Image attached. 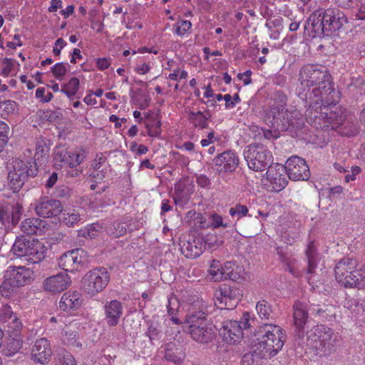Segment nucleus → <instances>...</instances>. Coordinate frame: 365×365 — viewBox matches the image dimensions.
Wrapping results in <instances>:
<instances>
[{"instance_id": "1", "label": "nucleus", "mask_w": 365, "mask_h": 365, "mask_svg": "<svg viewBox=\"0 0 365 365\" xmlns=\"http://www.w3.org/2000/svg\"><path fill=\"white\" fill-rule=\"evenodd\" d=\"M270 98L272 103L264 108V120L269 126L281 130L302 128L303 120L299 111L285 108L287 99L284 93H272Z\"/></svg>"}, {"instance_id": "39", "label": "nucleus", "mask_w": 365, "mask_h": 365, "mask_svg": "<svg viewBox=\"0 0 365 365\" xmlns=\"http://www.w3.org/2000/svg\"><path fill=\"white\" fill-rule=\"evenodd\" d=\"M165 359L168 361L179 364L183 361L184 354L175 346L168 345L165 351Z\"/></svg>"}, {"instance_id": "20", "label": "nucleus", "mask_w": 365, "mask_h": 365, "mask_svg": "<svg viewBox=\"0 0 365 365\" xmlns=\"http://www.w3.org/2000/svg\"><path fill=\"white\" fill-rule=\"evenodd\" d=\"M325 19V29H327L329 35L340 29L348 19L346 15L336 9L329 8L323 11Z\"/></svg>"}, {"instance_id": "10", "label": "nucleus", "mask_w": 365, "mask_h": 365, "mask_svg": "<svg viewBox=\"0 0 365 365\" xmlns=\"http://www.w3.org/2000/svg\"><path fill=\"white\" fill-rule=\"evenodd\" d=\"M110 281V274L106 268L98 267L88 271L81 281V289L89 297L101 292Z\"/></svg>"}, {"instance_id": "25", "label": "nucleus", "mask_w": 365, "mask_h": 365, "mask_svg": "<svg viewBox=\"0 0 365 365\" xmlns=\"http://www.w3.org/2000/svg\"><path fill=\"white\" fill-rule=\"evenodd\" d=\"M71 282V277L66 273H59L47 277L43 281V286L48 292H61L66 289Z\"/></svg>"}, {"instance_id": "51", "label": "nucleus", "mask_w": 365, "mask_h": 365, "mask_svg": "<svg viewBox=\"0 0 365 365\" xmlns=\"http://www.w3.org/2000/svg\"><path fill=\"white\" fill-rule=\"evenodd\" d=\"M22 329V323L17 316H14L11 320L8 322V333L10 336H19Z\"/></svg>"}, {"instance_id": "2", "label": "nucleus", "mask_w": 365, "mask_h": 365, "mask_svg": "<svg viewBox=\"0 0 365 365\" xmlns=\"http://www.w3.org/2000/svg\"><path fill=\"white\" fill-rule=\"evenodd\" d=\"M185 322L189 325L188 332L191 338L201 344L212 341L215 336V327L208 318L206 307L197 310L192 309L186 315Z\"/></svg>"}, {"instance_id": "44", "label": "nucleus", "mask_w": 365, "mask_h": 365, "mask_svg": "<svg viewBox=\"0 0 365 365\" xmlns=\"http://www.w3.org/2000/svg\"><path fill=\"white\" fill-rule=\"evenodd\" d=\"M344 307L347 308L354 316H358L364 312L362 304L356 299L349 296L345 298Z\"/></svg>"}, {"instance_id": "14", "label": "nucleus", "mask_w": 365, "mask_h": 365, "mask_svg": "<svg viewBox=\"0 0 365 365\" xmlns=\"http://www.w3.org/2000/svg\"><path fill=\"white\" fill-rule=\"evenodd\" d=\"M23 212V207L19 203H0V225L6 230L12 229L19 222Z\"/></svg>"}, {"instance_id": "23", "label": "nucleus", "mask_w": 365, "mask_h": 365, "mask_svg": "<svg viewBox=\"0 0 365 365\" xmlns=\"http://www.w3.org/2000/svg\"><path fill=\"white\" fill-rule=\"evenodd\" d=\"M206 248V243L202 237H192L180 246L182 254L187 258L195 259L200 256Z\"/></svg>"}, {"instance_id": "17", "label": "nucleus", "mask_w": 365, "mask_h": 365, "mask_svg": "<svg viewBox=\"0 0 365 365\" xmlns=\"http://www.w3.org/2000/svg\"><path fill=\"white\" fill-rule=\"evenodd\" d=\"M219 294L220 296H217L215 304L221 309H232L242 296L240 289L227 285L220 288Z\"/></svg>"}, {"instance_id": "7", "label": "nucleus", "mask_w": 365, "mask_h": 365, "mask_svg": "<svg viewBox=\"0 0 365 365\" xmlns=\"http://www.w3.org/2000/svg\"><path fill=\"white\" fill-rule=\"evenodd\" d=\"M11 252L14 255L24 257L28 262L36 264L45 258L46 247L38 240L20 236L16 239Z\"/></svg>"}, {"instance_id": "35", "label": "nucleus", "mask_w": 365, "mask_h": 365, "mask_svg": "<svg viewBox=\"0 0 365 365\" xmlns=\"http://www.w3.org/2000/svg\"><path fill=\"white\" fill-rule=\"evenodd\" d=\"M38 115L42 121L58 123L62 118L61 109L38 110Z\"/></svg>"}, {"instance_id": "27", "label": "nucleus", "mask_w": 365, "mask_h": 365, "mask_svg": "<svg viewBox=\"0 0 365 365\" xmlns=\"http://www.w3.org/2000/svg\"><path fill=\"white\" fill-rule=\"evenodd\" d=\"M325 19L322 11H314L307 19L305 29L311 31L314 36H329L327 29H325Z\"/></svg>"}, {"instance_id": "52", "label": "nucleus", "mask_w": 365, "mask_h": 365, "mask_svg": "<svg viewBox=\"0 0 365 365\" xmlns=\"http://www.w3.org/2000/svg\"><path fill=\"white\" fill-rule=\"evenodd\" d=\"M62 341L64 344L74 346L81 347V344L77 341V334L75 331L65 330L62 334Z\"/></svg>"}, {"instance_id": "30", "label": "nucleus", "mask_w": 365, "mask_h": 365, "mask_svg": "<svg viewBox=\"0 0 365 365\" xmlns=\"http://www.w3.org/2000/svg\"><path fill=\"white\" fill-rule=\"evenodd\" d=\"M319 118L325 120L324 127H328L329 123L332 125V128L338 126L344 123L346 118L345 110L341 107H335L334 110H331L329 113H321Z\"/></svg>"}, {"instance_id": "38", "label": "nucleus", "mask_w": 365, "mask_h": 365, "mask_svg": "<svg viewBox=\"0 0 365 365\" xmlns=\"http://www.w3.org/2000/svg\"><path fill=\"white\" fill-rule=\"evenodd\" d=\"M267 358L262 352L254 348L253 351L245 354L242 359L241 365H262V359Z\"/></svg>"}, {"instance_id": "32", "label": "nucleus", "mask_w": 365, "mask_h": 365, "mask_svg": "<svg viewBox=\"0 0 365 365\" xmlns=\"http://www.w3.org/2000/svg\"><path fill=\"white\" fill-rule=\"evenodd\" d=\"M299 97L306 100V104L312 110H317L323 107V93H299Z\"/></svg>"}, {"instance_id": "40", "label": "nucleus", "mask_w": 365, "mask_h": 365, "mask_svg": "<svg viewBox=\"0 0 365 365\" xmlns=\"http://www.w3.org/2000/svg\"><path fill=\"white\" fill-rule=\"evenodd\" d=\"M256 311L262 319L272 318V309L271 305L265 299L259 300L256 304Z\"/></svg>"}, {"instance_id": "43", "label": "nucleus", "mask_w": 365, "mask_h": 365, "mask_svg": "<svg viewBox=\"0 0 365 365\" xmlns=\"http://www.w3.org/2000/svg\"><path fill=\"white\" fill-rule=\"evenodd\" d=\"M188 118L195 127L205 128L208 126L207 118L201 111H191Z\"/></svg>"}, {"instance_id": "3", "label": "nucleus", "mask_w": 365, "mask_h": 365, "mask_svg": "<svg viewBox=\"0 0 365 365\" xmlns=\"http://www.w3.org/2000/svg\"><path fill=\"white\" fill-rule=\"evenodd\" d=\"M299 81L303 90L314 88L312 91H334L331 76L326 67L308 64L299 72Z\"/></svg>"}, {"instance_id": "31", "label": "nucleus", "mask_w": 365, "mask_h": 365, "mask_svg": "<svg viewBox=\"0 0 365 365\" xmlns=\"http://www.w3.org/2000/svg\"><path fill=\"white\" fill-rule=\"evenodd\" d=\"M50 140L46 138L40 137L36 144L35 160L41 164L43 163L48 157L50 150Z\"/></svg>"}, {"instance_id": "57", "label": "nucleus", "mask_w": 365, "mask_h": 365, "mask_svg": "<svg viewBox=\"0 0 365 365\" xmlns=\"http://www.w3.org/2000/svg\"><path fill=\"white\" fill-rule=\"evenodd\" d=\"M277 255L279 256L282 261L286 263L287 268L292 274L297 276V273L294 269L290 265V262L289 261V258L287 257V252L284 250V249L282 247H278L276 249Z\"/></svg>"}, {"instance_id": "49", "label": "nucleus", "mask_w": 365, "mask_h": 365, "mask_svg": "<svg viewBox=\"0 0 365 365\" xmlns=\"http://www.w3.org/2000/svg\"><path fill=\"white\" fill-rule=\"evenodd\" d=\"M329 308V305L312 304L309 307V311L312 314H314L319 319H327L330 315L329 314L331 312Z\"/></svg>"}, {"instance_id": "12", "label": "nucleus", "mask_w": 365, "mask_h": 365, "mask_svg": "<svg viewBox=\"0 0 365 365\" xmlns=\"http://www.w3.org/2000/svg\"><path fill=\"white\" fill-rule=\"evenodd\" d=\"M240 163L237 154L232 150H228L216 155L212 160V168L219 175L232 173Z\"/></svg>"}, {"instance_id": "34", "label": "nucleus", "mask_w": 365, "mask_h": 365, "mask_svg": "<svg viewBox=\"0 0 365 365\" xmlns=\"http://www.w3.org/2000/svg\"><path fill=\"white\" fill-rule=\"evenodd\" d=\"M55 365H76L73 355L64 349H58L54 356Z\"/></svg>"}, {"instance_id": "47", "label": "nucleus", "mask_w": 365, "mask_h": 365, "mask_svg": "<svg viewBox=\"0 0 365 365\" xmlns=\"http://www.w3.org/2000/svg\"><path fill=\"white\" fill-rule=\"evenodd\" d=\"M180 307L179 302L177 298H170L168 299L167 305V312L169 316L171 317L170 319L175 324H180L182 322L178 317H175Z\"/></svg>"}, {"instance_id": "8", "label": "nucleus", "mask_w": 365, "mask_h": 365, "mask_svg": "<svg viewBox=\"0 0 365 365\" xmlns=\"http://www.w3.org/2000/svg\"><path fill=\"white\" fill-rule=\"evenodd\" d=\"M244 158L250 169L261 172L268 168L273 162L272 153L262 144L251 143L243 151Z\"/></svg>"}, {"instance_id": "42", "label": "nucleus", "mask_w": 365, "mask_h": 365, "mask_svg": "<svg viewBox=\"0 0 365 365\" xmlns=\"http://www.w3.org/2000/svg\"><path fill=\"white\" fill-rule=\"evenodd\" d=\"M131 98L133 103L141 110L146 108L151 100L148 93H133Z\"/></svg>"}, {"instance_id": "4", "label": "nucleus", "mask_w": 365, "mask_h": 365, "mask_svg": "<svg viewBox=\"0 0 365 365\" xmlns=\"http://www.w3.org/2000/svg\"><path fill=\"white\" fill-rule=\"evenodd\" d=\"M262 333L254 348L267 358L275 356L282 349L285 341L282 329L279 326L266 324Z\"/></svg>"}, {"instance_id": "26", "label": "nucleus", "mask_w": 365, "mask_h": 365, "mask_svg": "<svg viewBox=\"0 0 365 365\" xmlns=\"http://www.w3.org/2000/svg\"><path fill=\"white\" fill-rule=\"evenodd\" d=\"M105 320L109 327H115L123 315L122 303L116 299L106 302L103 306Z\"/></svg>"}, {"instance_id": "13", "label": "nucleus", "mask_w": 365, "mask_h": 365, "mask_svg": "<svg viewBox=\"0 0 365 365\" xmlns=\"http://www.w3.org/2000/svg\"><path fill=\"white\" fill-rule=\"evenodd\" d=\"M88 262V255L83 249H74L63 253L58 259V266L66 272H73L79 265Z\"/></svg>"}, {"instance_id": "45", "label": "nucleus", "mask_w": 365, "mask_h": 365, "mask_svg": "<svg viewBox=\"0 0 365 365\" xmlns=\"http://www.w3.org/2000/svg\"><path fill=\"white\" fill-rule=\"evenodd\" d=\"M17 110V103L10 100L0 101V116L6 118Z\"/></svg>"}, {"instance_id": "56", "label": "nucleus", "mask_w": 365, "mask_h": 365, "mask_svg": "<svg viewBox=\"0 0 365 365\" xmlns=\"http://www.w3.org/2000/svg\"><path fill=\"white\" fill-rule=\"evenodd\" d=\"M161 123L160 120H153V122L146 123L148 133L150 136L158 137L161 133Z\"/></svg>"}, {"instance_id": "55", "label": "nucleus", "mask_w": 365, "mask_h": 365, "mask_svg": "<svg viewBox=\"0 0 365 365\" xmlns=\"http://www.w3.org/2000/svg\"><path fill=\"white\" fill-rule=\"evenodd\" d=\"M16 316L13 313L11 307L8 304H4L0 309V322H8Z\"/></svg>"}, {"instance_id": "33", "label": "nucleus", "mask_w": 365, "mask_h": 365, "mask_svg": "<svg viewBox=\"0 0 365 365\" xmlns=\"http://www.w3.org/2000/svg\"><path fill=\"white\" fill-rule=\"evenodd\" d=\"M224 277L223 280L230 279L237 281L242 277V268L233 262H226L224 263Z\"/></svg>"}, {"instance_id": "24", "label": "nucleus", "mask_w": 365, "mask_h": 365, "mask_svg": "<svg viewBox=\"0 0 365 365\" xmlns=\"http://www.w3.org/2000/svg\"><path fill=\"white\" fill-rule=\"evenodd\" d=\"M193 192V186L187 178H182L175 184L173 200L180 206L186 205Z\"/></svg>"}, {"instance_id": "53", "label": "nucleus", "mask_w": 365, "mask_h": 365, "mask_svg": "<svg viewBox=\"0 0 365 365\" xmlns=\"http://www.w3.org/2000/svg\"><path fill=\"white\" fill-rule=\"evenodd\" d=\"M10 129L9 125L2 121H0V153H1L8 143Z\"/></svg>"}, {"instance_id": "37", "label": "nucleus", "mask_w": 365, "mask_h": 365, "mask_svg": "<svg viewBox=\"0 0 365 365\" xmlns=\"http://www.w3.org/2000/svg\"><path fill=\"white\" fill-rule=\"evenodd\" d=\"M9 337V341L4 349V354L7 356H11L19 352L23 345V339L21 336H10Z\"/></svg>"}, {"instance_id": "62", "label": "nucleus", "mask_w": 365, "mask_h": 365, "mask_svg": "<svg viewBox=\"0 0 365 365\" xmlns=\"http://www.w3.org/2000/svg\"><path fill=\"white\" fill-rule=\"evenodd\" d=\"M79 84L78 78L73 77L64 85V88L61 89V91H77L79 89Z\"/></svg>"}, {"instance_id": "9", "label": "nucleus", "mask_w": 365, "mask_h": 365, "mask_svg": "<svg viewBox=\"0 0 365 365\" xmlns=\"http://www.w3.org/2000/svg\"><path fill=\"white\" fill-rule=\"evenodd\" d=\"M256 319L251 317L250 313L245 312L241 321L229 320L223 323L220 329V334L228 344L240 342L243 336V329H250L255 324Z\"/></svg>"}, {"instance_id": "58", "label": "nucleus", "mask_w": 365, "mask_h": 365, "mask_svg": "<svg viewBox=\"0 0 365 365\" xmlns=\"http://www.w3.org/2000/svg\"><path fill=\"white\" fill-rule=\"evenodd\" d=\"M175 34L178 36L184 35L187 31H189L192 26V24L190 21L182 20L178 21L175 25Z\"/></svg>"}, {"instance_id": "28", "label": "nucleus", "mask_w": 365, "mask_h": 365, "mask_svg": "<svg viewBox=\"0 0 365 365\" xmlns=\"http://www.w3.org/2000/svg\"><path fill=\"white\" fill-rule=\"evenodd\" d=\"M47 223L37 217L26 218L21 222V230L28 235H41L44 232Z\"/></svg>"}, {"instance_id": "5", "label": "nucleus", "mask_w": 365, "mask_h": 365, "mask_svg": "<svg viewBox=\"0 0 365 365\" xmlns=\"http://www.w3.org/2000/svg\"><path fill=\"white\" fill-rule=\"evenodd\" d=\"M356 259L344 257L334 267L336 279L346 288L365 289V277L356 271Z\"/></svg>"}, {"instance_id": "16", "label": "nucleus", "mask_w": 365, "mask_h": 365, "mask_svg": "<svg viewBox=\"0 0 365 365\" xmlns=\"http://www.w3.org/2000/svg\"><path fill=\"white\" fill-rule=\"evenodd\" d=\"M62 203L49 197H41L34 203L36 214L41 217L49 218L58 215L63 211Z\"/></svg>"}, {"instance_id": "29", "label": "nucleus", "mask_w": 365, "mask_h": 365, "mask_svg": "<svg viewBox=\"0 0 365 365\" xmlns=\"http://www.w3.org/2000/svg\"><path fill=\"white\" fill-rule=\"evenodd\" d=\"M82 304L81 295L79 292H68L63 294L59 302V307L65 312L71 309H76L81 307Z\"/></svg>"}, {"instance_id": "61", "label": "nucleus", "mask_w": 365, "mask_h": 365, "mask_svg": "<svg viewBox=\"0 0 365 365\" xmlns=\"http://www.w3.org/2000/svg\"><path fill=\"white\" fill-rule=\"evenodd\" d=\"M66 64L63 63H58L52 67V72L56 78L63 76L66 74Z\"/></svg>"}, {"instance_id": "60", "label": "nucleus", "mask_w": 365, "mask_h": 365, "mask_svg": "<svg viewBox=\"0 0 365 365\" xmlns=\"http://www.w3.org/2000/svg\"><path fill=\"white\" fill-rule=\"evenodd\" d=\"M211 222L210 226L213 228H217L219 227H222L224 228L228 227L230 226V223L224 222L223 218L221 215L214 213L210 216Z\"/></svg>"}, {"instance_id": "64", "label": "nucleus", "mask_w": 365, "mask_h": 365, "mask_svg": "<svg viewBox=\"0 0 365 365\" xmlns=\"http://www.w3.org/2000/svg\"><path fill=\"white\" fill-rule=\"evenodd\" d=\"M160 332V331L158 329V326L151 323L148 327L146 334L149 337L150 341H153V340L158 339Z\"/></svg>"}, {"instance_id": "54", "label": "nucleus", "mask_w": 365, "mask_h": 365, "mask_svg": "<svg viewBox=\"0 0 365 365\" xmlns=\"http://www.w3.org/2000/svg\"><path fill=\"white\" fill-rule=\"evenodd\" d=\"M124 222H115L110 228L111 235L117 238L126 234L127 227Z\"/></svg>"}, {"instance_id": "46", "label": "nucleus", "mask_w": 365, "mask_h": 365, "mask_svg": "<svg viewBox=\"0 0 365 365\" xmlns=\"http://www.w3.org/2000/svg\"><path fill=\"white\" fill-rule=\"evenodd\" d=\"M86 158L85 151L81 149H76L69 151V163L66 166L74 168L80 165Z\"/></svg>"}, {"instance_id": "48", "label": "nucleus", "mask_w": 365, "mask_h": 365, "mask_svg": "<svg viewBox=\"0 0 365 365\" xmlns=\"http://www.w3.org/2000/svg\"><path fill=\"white\" fill-rule=\"evenodd\" d=\"M18 287L7 277H4V281L0 286V292L6 298H9L16 292Z\"/></svg>"}, {"instance_id": "50", "label": "nucleus", "mask_w": 365, "mask_h": 365, "mask_svg": "<svg viewBox=\"0 0 365 365\" xmlns=\"http://www.w3.org/2000/svg\"><path fill=\"white\" fill-rule=\"evenodd\" d=\"M81 220L78 212L75 210L65 212L62 215L61 221L68 227L73 226Z\"/></svg>"}, {"instance_id": "6", "label": "nucleus", "mask_w": 365, "mask_h": 365, "mask_svg": "<svg viewBox=\"0 0 365 365\" xmlns=\"http://www.w3.org/2000/svg\"><path fill=\"white\" fill-rule=\"evenodd\" d=\"M38 174L36 163L31 159H15L12 161V168L7 175V182L14 192H17L29 177Z\"/></svg>"}, {"instance_id": "18", "label": "nucleus", "mask_w": 365, "mask_h": 365, "mask_svg": "<svg viewBox=\"0 0 365 365\" xmlns=\"http://www.w3.org/2000/svg\"><path fill=\"white\" fill-rule=\"evenodd\" d=\"M317 332L320 335L317 336V339H314L315 344L311 345L325 355L330 354L335 346V338H334L331 329L323 325L317 326L314 328V335Z\"/></svg>"}, {"instance_id": "22", "label": "nucleus", "mask_w": 365, "mask_h": 365, "mask_svg": "<svg viewBox=\"0 0 365 365\" xmlns=\"http://www.w3.org/2000/svg\"><path fill=\"white\" fill-rule=\"evenodd\" d=\"M51 355L52 351L48 340L41 338L36 341L31 350V357L34 362L47 364Z\"/></svg>"}, {"instance_id": "15", "label": "nucleus", "mask_w": 365, "mask_h": 365, "mask_svg": "<svg viewBox=\"0 0 365 365\" xmlns=\"http://www.w3.org/2000/svg\"><path fill=\"white\" fill-rule=\"evenodd\" d=\"M287 175L293 181L307 180L310 171L306 161L298 157L292 156L286 162Z\"/></svg>"}, {"instance_id": "59", "label": "nucleus", "mask_w": 365, "mask_h": 365, "mask_svg": "<svg viewBox=\"0 0 365 365\" xmlns=\"http://www.w3.org/2000/svg\"><path fill=\"white\" fill-rule=\"evenodd\" d=\"M229 214L234 217L237 215L238 218L246 216L248 214V208L246 205L237 204L235 207H231L229 210Z\"/></svg>"}, {"instance_id": "63", "label": "nucleus", "mask_w": 365, "mask_h": 365, "mask_svg": "<svg viewBox=\"0 0 365 365\" xmlns=\"http://www.w3.org/2000/svg\"><path fill=\"white\" fill-rule=\"evenodd\" d=\"M336 102L337 100L334 98L331 93H323V108L335 107Z\"/></svg>"}, {"instance_id": "19", "label": "nucleus", "mask_w": 365, "mask_h": 365, "mask_svg": "<svg viewBox=\"0 0 365 365\" xmlns=\"http://www.w3.org/2000/svg\"><path fill=\"white\" fill-rule=\"evenodd\" d=\"M287 169L282 164H272L267 170V180L272 185L273 189L279 192L284 189L288 183L286 178Z\"/></svg>"}, {"instance_id": "21", "label": "nucleus", "mask_w": 365, "mask_h": 365, "mask_svg": "<svg viewBox=\"0 0 365 365\" xmlns=\"http://www.w3.org/2000/svg\"><path fill=\"white\" fill-rule=\"evenodd\" d=\"M4 275V277H7L18 288L30 283L33 279L32 272L24 267H9Z\"/></svg>"}, {"instance_id": "36", "label": "nucleus", "mask_w": 365, "mask_h": 365, "mask_svg": "<svg viewBox=\"0 0 365 365\" xmlns=\"http://www.w3.org/2000/svg\"><path fill=\"white\" fill-rule=\"evenodd\" d=\"M54 164L56 167L66 166L69 163V151L64 146H56L54 150Z\"/></svg>"}, {"instance_id": "41", "label": "nucleus", "mask_w": 365, "mask_h": 365, "mask_svg": "<svg viewBox=\"0 0 365 365\" xmlns=\"http://www.w3.org/2000/svg\"><path fill=\"white\" fill-rule=\"evenodd\" d=\"M224 264H221L220 261L212 260L209 269V273L212 279L215 282L223 280L224 277Z\"/></svg>"}, {"instance_id": "11", "label": "nucleus", "mask_w": 365, "mask_h": 365, "mask_svg": "<svg viewBox=\"0 0 365 365\" xmlns=\"http://www.w3.org/2000/svg\"><path fill=\"white\" fill-rule=\"evenodd\" d=\"M307 304L300 301H297L293 305V319L294 324V337L298 340V345L304 344L305 326L308 321Z\"/></svg>"}]
</instances>
